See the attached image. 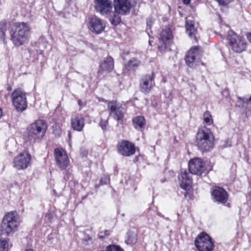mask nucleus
Returning a JSON list of instances; mask_svg holds the SVG:
<instances>
[{"label":"nucleus","instance_id":"nucleus-6","mask_svg":"<svg viewBox=\"0 0 251 251\" xmlns=\"http://www.w3.org/2000/svg\"><path fill=\"white\" fill-rule=\"evenodd\" d=\"M226 38L235 52L240 53L246 50L247 46L246 40L238 36L233 30L229 29Z\"/></svg>","mask_w":251,"mask_h":251},{"label":"nucleus","instance_id":"nucleus-31","mask_svg":"<svg viewBox=\"0 0 251 251\" xmlns=\"http://www.w3.org/2000/svg\"><path fill=\"white\" fill-rule=\"evenodd\" d=\"M107 251H124L121 247L114 245H110L106 247Z\"/></svg>","mask_w":251,"mask_h":251},{"label":"nucleus","instance_id":"nucleus-12","mask_svg":"<svg viewBox=\"0 0 251 251\" xmlns=\"http://www.w3.org/2000/svg\"><path fill=\"white\" fill-rule=\"evenodd\" d=\"M31 161V155L26 151L20 153L14 160V167L18 169H26L30 164Z\"/></svg>","mask_w":251,"mask_h":251},{"label":"nucleus","instance_id":"nucleus-35","mask_svg":"<svg viewBox=\"0 0 251 251\" xmlns=\"http://www.w3.org/2000/svg\"><path fill=\"white\" fill-rule=\"evenodd\" d=\"M78 104L80 107H83L86 105L85 102H82L80 100H78Z\"/></svg>","mask_w":251,"mask_h":251},{"label":"nucleus","instance_id":"nucleus-14","mask_svg":"<svg viewBox=\"0 0 251 251\" xmlns=\"http://www.w3.org/2000/svg\"><path fill=\"white\" fill-rule=\"evenodd\" d=\"M211 195L214 202L218 204H225L228 200V194L223 188L215 186L211 189Z\"/></svg>","mask_w":251,"mask_h":251},{"label":"nucleus","instance_id":"nucleus-39","mask_svg":"<svg viewBox=\"0 0 251 251\" xmlns=\"http://www.w3.org/2000/svg\"><path fill=\"white\" fill-rule=\"evenodd\" d=\"M25 251H34L33 250H32V249H28V250H26Z\"/></svg>","mask_w":251,"mask_h":251},{"label":"nucleus","instance_id":"nucleus-30","mask_svg":"<svg viewBox=\"0 0 251 251\" xmlns=\"http://www.w3.org/2000/svg\"><path fill=\"white\" fill-rule=\"evenodd\" d=\"M8 245L5 240L0 239V251H8Z\"/></svg>","mask_w":251,"mask_h":251},{"label":"nucleus","instance_id":"nucleus-5","mask_svg":"<svg viewBox=\"0 0 251 251\" xmlns=\"http://www.w3.org/2000/svg\"><path fill=\"white\" fill-rule=\"evenodd\" d=\"M13 105L19 112L25 110L27 107L26 94L21 88L15 89L11 94Z\"/></svg>","mask_w":251,"mask_h":251},{"label":"nucleus","instance_id":"nucleus-1","mask_svg":"<svg viewBox=\"0 0 251 251\" xmlns=\"http://www.w3.org/2000/svg\"><path fill=\"white\" fill-rule=\"evenodd\" d=\"M30 28L27 23L18 22L13 24L10 31L11 40L17 47L21 46L28 41Z\"/></svg>","mask_w":251,"mask_h":251},{"label":"nucleus","instance_id":"nucleus-38","mask_svg":"<svg viewBox=\"0 0 251 251\" xmlns=\"http://www.w3.org/2000/svg\"><path fill=\"white\" fill-rule=\"evenodd\" d=\"M2 110H1V109L0 108V118H1V117L2 116Z\"/></svg>","mask_w":251,"mask_h":251},{"label":"nucleus","instance_id":"nucleus-21","mask_svg":"<svg viewBox=\"0 0 251 251\" xmlns=\"http://www.w3.org/2000/svg\"><path fill=\"white\" fill-rule=\"evenodd\" d=\"M84 126V120L82 115H76L72 118L71 126L77 131H82Z\"/></svg>","mask_w":251,"mask_h":251},{"label":"nucleus","instance_id":"nucleus-20","mask_svg":"<svg viewBox=\"0 0 251 251\" xmlns=\"http://www.w3.org/2000/svg\"><path fill=\"white\" fill-rule=\"evenodd\" d=\"M178 178L181 188L186 191L189 190L192 183V179L190 174L186 170L181 171L178 175Z\"/></svg>","mask_w":251,"mask_h":251},{"label":"nucleus","instance_id":"nucleus-18","mask_svg":"<svg viewBox=\"0 0 251 251\" xmlns=\"http://www.w3.org/2000/svg\"><path fill=\"white\" fill-rule=\"evenodd\" d=\"M154 79V75L153 73L145 76L140 81L141 91L145 94H148L155 85Z\"/></svg>","mask_w":251,"mask_h":251},{"label":"nucleus","instance_id":"nucleus-8","mask_svg":"<svg viewBox=\"0 0 251 251\" xmlns=\"http://www.w3.org/2000/svg\"><path fill=\"white\" fill-rule=\"evenodd\" d=\"M195 244L199 251H212L214 247L210 237L204 232L198 236Z\"/></svg>","mask_w":251,"mask_h":251},{"label":"nucleus","instance_id":"nucleus-34","mask_svg":"<svg viewBox=\"0 0 251 251\" xmlns=\"http://www.w3.org/2000/svg\"><path fill=\"white\" fill-rule=\"evenodd\" d=\"M110 231L109 230H104V231H100L99 233V236L100 239H104L106 236L109 235Z\"/></svg>","mask_w":251,"mask_h":251},{"label":"nucleus","instance_id":"nucleus-2","mask_svg":"<svg viewBox=\"0 0 251 251\" xmlns=\"http://www.w3.org/2000/svg\"><path fill=\"white\" fill-rule=\"evenodd\" d=\"M48 126L46 122L38 120L27 128L25 139L26 142L33 143L42 139L45 136Z\"/></svg>","mask_w":251,"mask_h":251},{"label":"nucleus","instance_id":"nucleus-37","mask_svg":"<svg viewBox=\"0 0 251 251\" xmlns=\"http://www.w3.org/2000/svg\"><path fill=\"white\" fill-rule=\"evenodd\" d=\"M191 0H183V3L186 4L190 3Z\"/></svg>","mask_w":251,"mask_h":251},{"label":"nucleus","instance_id":"nucleus-16","mask_svg":"<svg viewBox=\"0 0 251 251\" xmlns=\"http://www.w3.org/2000/svg\"><path fill=\"white\" fill-rule=\"evenodd\" d=\"M189 171L191 174L201 175L205 170V164L199 158L191 160L189 163Z\"/></svg>","mask_w":251,"mask_h":251},{"label":"nucleus","instance_id":"nucleus-4","mask_svg":"<svg viewBox=\"0 0 251 251\" xmlns=\"http://www.w3.org/2000/svg\"><path fill=\"white\" fill-rule=\"evenodd\" d=\"M196 143L202 151H209L213 147V137L211 131L206 128L198 130L196 135Z\"/></svg>","mask_w":251,"mask_h":251},{"label":"nucleus","instance_id":"nucleus-17","mask_svg":"<svg viewBox=\"0 0 251 251\" xmlns=\"http://www.w3.org/2000/svg\"><path fill=\"white\" fill-rule=\"evenodd\" d=\"M54 155L59 167L62 170L66 169L70 162L66 151L62 148H56L54 150Z\"/></svg>","mask_w":251,"mask_h":251},{"label":"nucleus","instance_id":"nucleus-33","mask_svg":"<svg viewBox=\"0 0 251 251\" xmlns=\"http://www.w3.org/2000/svg\"><path fill=\"white\" fill-rule=\"evenodd\" d=\"M109 177L107 175H103L100 179V183L101 185L109 183Z\"/></svg>","mask_w":251,"mask_h":251},{"label":"nucleus","instance_id":"nucleus-15","mask_svg":"<svg viewBox=\"0 0 251 251\" xmlns=\"http://www.w3.org/2000/svg\"><path fill=\"white\" fill-rule=\"evenodd\" d=\"M95 8L101 15L110 14L113 9L112 0H94Z\"/></svg>","mask_w":251,"mask_h":251},{"label":"nucleus","instance_id":"nucleus-10","mask_svg":"<svg viewBox=\"0 0 251 251\" xmlns=\"http://www.w3.org/2000/svg\"><path fill=\"white\" fill-rule=\"evenodd\" d=\"M173 36L170 28L166 27L160 35L158 43V49L160 52H164L172 43Z\"/></svg>","mask_w":251,"mask_h":251},{"label":"nucleus","instance_id":"nucleus-25","mask_svg":"<svg viewBox=\"0 0 251 251\" xmlns=\"http://www.w3.org/2000/svg\"><path fill=\"white\" fill-rule=\"evenodd\" d=\"M134 127L138 130L142 128L145 125V119L143 116H137L133 119Z\"/></svg>","mask_w":251,"mask_h":251},{"label":"nucleus","instance_id":"nucleus-23","mask_svg":"<svg viewBox=\"0 0 251 251\" xmlns=\"http://www.w3.org/2000/svg\"><path fill=\"white\" fill-rule=\"evenodd\" d=\"M185 26L189 36L191 38L194 39L196 41H197V30L194 26V22L191 20L186 19Z\"/></svg>","mask_w":251,"mask_h":251},{"label":"nucleus","instance_id":"nucleus-40","mask_svg":"<svg viewBox=\"0 0 251 251\" xmlns=\"http://www.w3.org/2000/svg\"><path fill=\"white\" fill-rule=\"evenodd\" d=\"M239 99L240 100H243V99H242L241 98H240V97H239Z\"/></svg>","mask_w":251,"mask_h":251},{"label":"nucleus","instance_id":"nucleus-13","mask_svg":"<svg viewBox=\"0 0 251 251\" xmlns=\"http://www.w3.org/2000/svg\"><path fill=\"white\" fill-rule=\"evenodd\" d=\"M117 150L119 154L125 156H130L135 153V147L131 142L122 140L117 145Z\"/></svg>","mask_w":251,"mask_h":251},{"label":"nucleus","instance_id":"nucleus-28","mask_svg":"<svg viewBox=\"0 0 251 251\" xmlns=\"http://www.w3.org/2000/svg\"><path fill=\"white\" fill-rule=\"evenodd\" d=\"M109 21L112 25H116L120 23L121 18L116 13H113L112 15L110 16Z\"/></svg>","mask_w":251,"mask_h":251},{"label":"nucleus","instance_id":"nucleus-26","mask_svg":"<svg viewBox=\"0 0 251 251\" xmlns=\"http://www.w3.org/2000/svg\"><path fill=\"white\" fill-rule=\"evenodd\" d=\"M140 63V62L138 60L135 58H132L126 64L125 68L128 71H134L138 68Z\"/></svg>","mask_w":251,"mask_h":251},{"label":"nucleus","instance_id":"nucleus-32","mask_svg":"<svg viewBox=\"0 0 251 251\" xmlns=\"http://www.w3.org/2000/svg\"><path fill=\"white\" fill-rule=\"evenodd\" d=\"M154 21V19L152 18L149 17L147 19V29H146V32L149 35V29H151L152 24L153 23Z\"/></svg>","mask_w":251,"mask_h":251},{"label":"nucleus","instance_id":"nucleus-3","mask_svg":"<svg viewBox=\"0 0 251 251\" xmlns=\"http://www.w3.org/2000/svg\"><path fill=\"white\" fill-rule=\"evenodd\" d=\"M20 224L18 215L16 212H10L3 217L1 225V234L9 236L14 233Z\"/></svg>","mask_w":251,"mask_h":251},{"label":"nucleus","instance_id":"nucleus-24","mask_svg":"<svg viewBox=\"0 0 251 251\" xmlns=\"http://www.w3.org/2000/svg\"><path fill=\"white\" fill-rule=\"evenodd\" d=\"M100 68L102 71L111 72L114 68L113 59L110 56L106 57L100 65Z\"/></svg>","mask_w":251,"mask_h":251},{"label":"nucleus","instance_id":"nucleus-36","mask_svg":"<svg viewBox=\"0 0 251 251\" xmlns=\"http://www.w3.org/2000/svg\"><path fill=\"white\" fill-rule=\"evenodd\" d=\"M84 240L88 242L89 241H91V237L89 235H86L85 237H84Z\"/></svg>","mask_w":251,"mask_h":251},{"label":"nucleus","instance_id":"nucleus-22","mask_svg":"<svg viewBox=\"0 0 251 251\" xmlns=\"http://www.w3.org/2000/svg\"><path fill=\"white\" fill-rule=\"evenodd\" d=\"M13 24L7 22L5 21H2L0 22V38L4 40L6 35H10V31Z\"/></svg>","mask_w":251,"mask_h":251},{"label":"nucleus","instance_id":"nucleus-19","mask_svg":"<svg viewBox=\"0 0 251 251\" xmlns=\"http://www.w3.org/2000/svg\"><path fill=\"white\" fill-rule=\"evenodd\" d=\"M131 5L129 0H114V9L118 14L126 15L129 13Z\"/></svg>","mask_w":251,"mask_h":251},{"label":"nucleus","instance_id":"nucleus-27","mask_svg":"<svg viewBox=\"0 0 251 251\" xmlns=\"http://www.w3.org/2000/svg\"><path fill=\"white\" fill-rule=\"evenodd\" d=\"M203 118L204 123L207 125H211L213 123L211 113L208 111H206L203 113Z\"/></svg>","mask_w":251,"mask_h":251},{"label":"nucleus","instance_id":"nucleus-29","mask_svg":"<svg viewBox=\"0 0 251 251\" xmlns=\"http://www.w3.org/2000/svg\"><path fill=\"white\" fill-rule=\"evenodd\" d=\"M99 125L103 130H108L109 129V123L108 119L106 120L101 119Z\"/></svg>","mask_w":251,"mask_h":251},{"label":"nucleus","instance_id":"nucleus-7","mask_svg":"<svg viewBox=\"0 0 251 251\" xmlns=\"http://www.w3.org/2000/svg\"><path fill=\"white\" fill-rule=\"evenodd\" d=\"M107 109L109 111V116L117 120L119 124L123 123L126 110L122 104L116 100L110 101L107 104Z\"/></svg>","mask_w":251,"mask_h":251},{"label":"nucleus","instance_id":"nucleus-11","mask_svg":"<svg viewBox=\"0 0 251 251\" xmlns=\"http://www.w3.org/2000/svg\"><path fill=\"white\" fill-rule=\"evenodd\" d=\"M201 56L199 47L192 48L186 54L185 60L186 64L190 67L193 68L198 65Z\"/></svg>","mask_w":251,"mask_h":251},{"label":"nucleus","instance_id":"nucleus-9","mask_svg":"<svg viewBox=\"0 0 251 251\" xmlns=\"http://www.w3.org/2000/svg\"><path fill=\"white\" fill-rule=\"evenodd\" d=\"M87 26L93 33L99 34L104 30L105 24L100 18L93 15L88 18Z\"/></svg>","mask_w":251,"mask_h":251}]
</instances>
